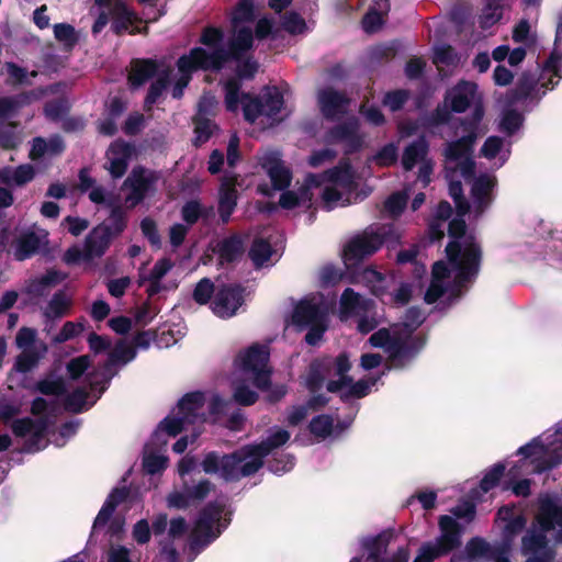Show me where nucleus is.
<instances>
[{"label":"nucleus","instance_id":"obj_1","mask_svg":"<svg viewBox=\"0 0 562 562\" xmlns=\"http://www.w3.org/2000/svg\"><path fill=\"white\" fill-rule=\"evenodd\" d=\"M254 49V34L249 26L239 27L227 41L226 48L205 49L210 72L222 71L226 64L235 61L234 76L224 82L225 106L228 112H236L239 105V91L244 80L255 79L259 70V61L248 54Z\"/></svg>","mask_w":562,"mask_h":562},{"label":"nucleus","instance_id":"obj_2","mask_svg":"<svg viewBox=\"0 0 562 562\" xmlns=\"http://www.w3.org/2000/svg\"><path fill=\"white\" fill-rule=\"evenodd\" d=\"M467 223L463 217H454L448 224L450 240L445 252L451 269L456 271L454 282L459 286L472 283L477 278L483 259L480 243L473 236L468 237L463 245L460 241L465 236Z\"/></svg>","mask_w":562,"mask_h":562},{"label":"nucleus","instance_id":"obj_3","mask_svg":"<svg viewBox=\"0 0 562 562\" xmlns=\"http://www.w3.org/2000/svg\"><path fill=\"white\" fill-rule=\"evenodd\" d=\"M394 248L401 244V234L394 224H372L350 237L344 245L341 258L347 270L358 268L375 255L383 245Z\"/></svg>","mask_w":562,"mask_h":562},{"label":"nucleus","instance_id":"obj_4","mask_svg":"<svg viewBox=\"0 0 562 562\" xmlns=\"http://www.w3.org/2000/svg\"><path fill=\"white\" fill-rule=\"evenodd\" d=\"M369 342L374 348H384L389 353L392 366L396 369H403L424 349L427 337L424 334H417L416 338H412V344H407V339L393 324L391 329L383 327L374 331L370 336Z\"/></svg>","mask_w":562,"mask_h":562},{"label":"nucleus","instance_id":"obj_5","mask_svg":"<svg viewBox=\"0 0 562 562\" xmlns=\"http://www.w3.org/2000/svg\"><path fill=\"white\" fill-rule=\"evenodd\" d=\"M350 369L351 362L346 351L340 352L335 358L331 356L315 358L308 366L306 387L311 393H317L324 385L325 376L334 371L338 379L329 380L326 389L329 393H337L351 383V375L348 374Z\"/></svg>","mask_w":562,"mask_h":562},{"label":"nucleus","instance_id":"obj_6","mask_svg":"<svg viewBox=\"0 0 562 562\" xmlns=\"http://www.w3.org/2000/svg\"><path fill=\"white\" fill-rule=\"evenodd\" d=\"M224 505L214 501L209 502L198 515L189 536V550L194 555L200 554L213 543L227 527L222 521Z\"/></svg>","mask_w":562,"mask_h":562},{"label":"nucleus","instance_id":"obj_7","mask_svg":"<svg viewBox=\"0 0 562 562\" xmlns=\"http://www.w3.org/2000/svg\"><path fill=\"white\" fill-rule=\"evenodd\" d=\"M246 461L241 447L222 456L217 451H210L204 454L201 468L205 474H220L225 482H238L252 475L245 473Z\"/></svg>","mask_w":562,"mask_h":562},{"label":"nucleus","instance_id":"obj_8","mask_svg":"<svg viewBox=\"0 0 562 562\" xmlns=\"http://www.w3.org/2000/svg\"><path fill=\"white\" fill-rule=\"evenodd\" d=\"M290 432L286 429L278 428L271 432L265 440L258 443H248L243 446L247 461L245 462V473L256 474L265 464V458L274 449L284 446L290 440Z\"/></svg>","mask_w":562,"mask_h":562},{"label":"nucleus","instance_id":"obj_9","mask_svg":"<svg viewBox=\"0 0 562 562\" xmlns=\"http://www.w3.org/2000/svg\"><path fill=\"white\" fill-rule=\"evenodd\" d=\"M177 69L180 77L176 81L171 94L173 99H181L184 88L188 87L192 79V75L199 70L210 71V67L205 56V48L196 46L189 50L188 54L181 55L177 63Z\"/></svg>","mask_w":562,"mask_h":562},{"label":"nucleus","instance_id":"obj_10","mask_svg":"<svg viewBox=\"0 0 562 562\" xmlns=\"http://www.w3.org/2000/svg\"><path fill=\"white\" fill-rule=\"evenodd\" d=\"M246 288L240 283H224L216 288L211 302L213 313L221 318H231L245 302Z\"/></svg>","mask_w":562,"mask_h":562},{"label":"nucleus","instance_id":"obj_11","mask_svg":"<svg viewBox=\"0 0 562 562\" xmlns=\"http://www.w3.org/2000/svg\"><path fill=\"white\" fill-rule=\"evenodd\" d=\"M317 102L322 115L327 121H334L347 113L350 99L345 92L327 87L318 92Z\"/></svg>","mask_w":562,"mask_h":562},{"label":"nucleus","instance_id":"obj_12","mask_svg":"<svg viewBox=\"0 0 562 562\" xmlns=\"http://www.w3.org/2000/svg\"><path fill=\"white\" fill-rule=\"evenodd\" d=\"M359 124L356 119H350L339 123L327 133L328 142L345 143V154L350 155L357 153L362 147V137L358 133Z\"/></svg>","mask_w":562,"mask_h":562},{"label":"nucleus","instance_id":"obj_13","mask_svg":"<svg viewBox=\"0 0 562 562\" xmlns=\"http://www.w3.org/2000/svg\"><path fill=\"white\" fill-rule=\"evenodd\" d=\"M477 85L472 81L461 80L447 90L445 100L454 113H464L472 103L477 102Z\"/></svg>","mask_w":562,"mask_h":562},{"label":"nucleus","instance_id":"obj_14","mask_svg":"<svg viewBox=\"0 0 562 562\" xmlns=\"http://www.w3.org/2000/svg\"><path fill=\"white\" fill-rule=\"evenodd\" d=\"M497 186L495 176L481 173L476 177L471 187V198L476 214H483L494 201V189Z\"/></svg>","mask_w":562,"mask_h":562},{"label":"nucleus","instance_id":"obj_15","mask_svg":"<svg viewBox=\"0 0 562 562\" xmlns=\"http://www.w3.org/2000/svg\"><path fill=\"white\" fill-rule=\"evenodd\" d=\"M323 321H327V313L313 299H302L293 308L292 323L301 329Z\"/></svg>","mask_w":562,"mask_h":562},{"label":"nucleus","instance_id":"obj_16","mask_svg":"<svg viewBox=\"0 0 562 562\" xmlns=\"http://www.w3.org/2000/svg\"><path fill=\"white\" fill-rule=\"evenodd\" d=\"M237 176H225L218 190V215L223 224H227L237 206L238 191L236 189Z\"/></svg>","mask_w":562,"mask_h":562},{"label":"nucleus","instance_id":"obj_17","mask_svg":"<svg viewBox=\"0 0 562 562\" xmlns=\"http://www.w3.org/2000/svg\"><path fill=\"white\" fill-rule=\"evenodd\" d=\"M153 179L146 176V170L142 166L134 167L131 173L123 182V189H130L126 201L132 205H137L144 201L150 187Z\"/></svg>","mask_w":562,"mask_h":562},{"label":"nucleus","instance_id":"obj_18","mask_svg":"<svg viewBox=\"0 0 562 562\" xmlns=\"http://www.w3.org/2000/svg\"><path fill=\"white\" fill-rule=\"evenodd\" d=\"M127 76L132 88H139L155 76H159L160 63L154 58H133Z\"/></svg>","mask_w":562,"mask_h":562},{"label":"nucleus","instance_id":"obj_19","mask_svg":"<svg viewBox=\"0 0 562 562\" xmlns=\"http://www.w3.org/2000/svg\"><path fill=\"white\" fill-rule=\"evenodd\" d=\"M111 30L115 35L121 36L125 32H130V34L134 35L140 32L138 27L131 29L133 23L138 19L135 12L132 11L123 0L114 1V4L111 9Z\"/></svg>","mask_w":562,"mask_h":562},{"label":"nucleus","instance_id":"obj_20","mask_svg":"<svg viewBox=\"0 0 562 562\" xmlns=\"http://www.w3.org/2000/svg\"><path fill=\"white\" fill-rule=\"evenodd\" d=\"M205 403L203 392L195 391L184 394L178 402V415L187 420L188 425L196 422L204 423V414L201 413Z\"/></svg>","mask_w":562,"mask_h":562},{"label":"nucleus","instance_id":"obj_21","mask_svg":"<svg viewBox=\"0 0 562 562\" xmlns=\"http://www.w3.org/2000/svg\"><path fill=\"white\" fill-rule=\"evenodd\" d=\"M113 238L105 225H97L85 239V260L101 258L109 249Z\"/></svg>","mask_w":562,"mask_h":562},{"label":"nucleus","instance_id":"obj_22","mask_svg":"<svg viewBox=\"0 0 562 562\" xmlns=\"http://www.w3.org/2000/svg\"><path fill=\"white\" fill-rule=\"evenodd\" d=\"M261 165L267 171L274 190L282 191L289 188L292 181V171L284 166L277 155L266 156Z\"/></svg>","mask_w":562,"mask_h":562},{"label":"nucleus","instance_id":"obj_23","mask_svg":"<svg viewBox=\"0 0 562 562\" xmlns=\"http://www.w3.org/2000/svg\"><path fill=\"white\" fill-rule=\"evenodd\" d=\"M439 527L441 536L438 538V543L442 546L443 552H451L461 546V531L460 524L451 516L442 515L439 517Z\"/></svg>","mask_w":562,"mask_h":562},{"label":"nucleus","instance_id":"obj_24","mask_svg":"<svg viewBox=\"0 0 562 562\" xmlns=\"http://www.w3.org/2000/svg\"><path fill=\"white\" fill-rule=\"evenodd\" d=\"M429 154V142L425 135L418 136L403 150L401 164L405 171H411L417 164H420Z\"/></svg>","mask_w":562,"mask_h":562},{"label":"nucleus","instance_id":"obj_25","mask_svg":"<svg viewBox=\"0 0 562 562\" xmlns=\"http://www.w3.org/2000/svg\"><path fill=\"white\" fill-rule=\"evenodd\" d=\"M132 150V146L125 142H115L110 146L109 153L112 157H110L109 171L113 179L122 178L125 175Z\"/></svg>","mask_w":562,"mask_h":562},{"label":"nucleus","instance_id":"obj_26","mask_svg":"<svg viewBox=\"0 0 562 562\" xmlns=\"http://www.w3.org/2000/svg\"><path fill=\"white\" fill-rule=\"evenodd\" d=\"M11 247L13 248L14 259L18 261H24L38 252L41 238L35 232L27 231L21 233L12 241Z\"/></svg>","mask_w":562,"mask_h":562},{"label":"nucleus","instance_id":"obj_27","mask_svg":"<svg viewBox=\"0 0 562 562\" xmlns=\"http://www.w3.org/2000/svg\"><path fill=\"white\" fill-rule=\"evenodd\" d=\"M245 252L244 239L239 234L225 237L217 244V255L221 265L238 261Z\"/></svg>","mask_w":562,"mask_h":562},{"label":"nucleus","instance_id":"obj_28","mask_svg":"<svg viewBox=\"0 0 562 562\" xmlns=\"http://www.w3.org/2000/svg\"><path fill=\"white\" fill-rule=\"evenodd\" d=\"M538 78L530 71H525L518 78L515 87L507 92V102L510 105L517 104L531 98L538 86Z\"/></svg>","mask_w":562,"mask_h":562},{"label":"nucleus","instance_id":"obj_29","mask_svg":"<svg viewBox=\"0 0 562 562\" xmlns=\"http://www.w3.org/2000/svg\"><path fill=\"white\" fill-rule=\"evenodd\" d=\"M269 350L267 347L255 344L244 353L239 355L240 368L244 372H251L266 368L269 362Z\"/></svg>","mask_w":562,"mask_h":562},{"label":"nucleus","instance_id":"obj_30","mask_svg":"<svg viewBox=\"0 0 562 562\" xmlns=\"http://www.w3.org/2000/svg\"><path fill=\"white\" fill-rule=\"evenodd\" d=\"M187 420L183 419L180 415L177 416H167L165 417L158 425L157 429L154 431L151 436L153 443H167V436L177 437L184 429V425H187Z\"/></svg>","mask_w":562,"mask_h":562},{"label":"nucleus","instance_id":"obj_31","mask_svg":"<svg viewBox=\"0 0 562 562\" xmlns=\"http://www.w3.org/2000/svg\"><path fill=\"white\" fill-rule=\"evenodd\" d=\"M37 98L38 94L33 90L0 98V120L11 116L19 109L31 104Z\"/></svg>","mask_w":562,"mask_h":562},{"label":"nucleus","instance_id":"obj_32","mask_svg":"<svg viewBox=\"0 0 562 562\" xmlns=\"http://www.w3.org/2000/svg\"><path fill=\"white\" fill-rule=\"evenodd\" d=\"M425 322V316L418 306H411L406 310L404 321L395 324L398 331L407 339V344H412V338H416L414 333Z\"/></svg>","mask_w":562,"mask_h":562},{"label":"nucleus","instance_id":"obj_33","mask_svg":"<svg viewBox=\"0 0 562 562\" xmlns=\"http://www.w3.org/2000/svg\"><path fill=\"white\" fill-rule=\"evenodd\" d=\"M452 113L454 112L443 99L442 103H438L430 113H427L419 119V125L425 130H431L434 127L448 124L451 121Z\"/></svg>","mask_w":562,"mask_h":562},{"label":"nucleus","instance_id":"obj_34","mask_svg":"<svg viewBox=\"0 0 562 562\" xmlns=\"http://www.w3.org/2000/svg\"><path fill=\"white\" fill-rule=\"evenodd\" d=\"M170 75L171 69L167 67L161 70L159 76L155 81H153L148 88L147 94L144 100V109L145 111H150L153 106L158 102V100L164 94L165 90L168 88L170 83Z\"/></svg>","mask_w":562,"mask_h":562},{"label":"nucleus","instance_id":"obj_35","mask_svg":"<svg viewBox=\"0 0 562 562\" xmlns=\"http://www.w3.org/2000/svg\"><path fill=\"white\" fill-rule=\"evenodd\" d=\"M474 144L472 136H461L456 140L447 143L443 151L445 157L450 161H459L472 155Z\"/></svg>","mask_w":562,"mask_h":562},{"label":"nucleus","instance_id":"obj_36","mask_svg":"<svg viewBox=\"0 0 562 562\" xmlns=\"http://www.w3.org/2000/svg\"><path fill=\"white\" fill-rule=\"evenodd\" d=\"M378 5L380 9L375 5L370 7L361 20L362 29L368 34H373L382 27L384 24V15H386L390 9L387 1L383 2V9L380 3H378Z\"/></svg>","mask_w":562,"mask_h":562},{"label":"nucleus","instance_id":"obj_37","mask_svg":"<svg viewBox=\"0 0 562 562\" xmlns=\"http://www.w3.org/2000/svg\"><path fill=\"white\" fill-rule=\"evenodd\" d=\"M239 103L243 104L244 119L248 123L252 124L259 116L265 115L263 101L258 95L239 91Z\"/></svg>","mask_w":562,"mask_h":562},{"label":"nucleus","instance_id":"obj_38","mask_svg":"<svg viewBox=\"0 0 562 562\" xmlns=\"http://www.w3.org/2000/svg\"><path fill=\"white\" fill-rule=\"evenodd\" d=\"M136 357V349L127 345L124 340L116 342L113 350L109 353L108 360L104 363V370L110 371L112 367L121 363L126 364Z\"/></svg>","mask_w":562,"mask_h":562},{"label":"nucleus","instance_id":"obj_39","mask_svg":"<svg viewBox=\"0 0 562 562\" xmlns=\"http://www.w3.org/2000/svg\"><path fill=\"white\" fill-rule=\"evenodd\" d=\"M484 105L481 100L475 102L471 116L459 119V124L465 133L463 136H472L473 143L479 136V126L484 117Z\"/></svg>","mask_w":562,"mask_h":562},{"label":"nucleus","instance_id":"obj_40","mask_svg":"<svg viewBox=\"0 0 562 562\" xmlns=\"http://www.w3.org/2000/svg\"><path fill=\"white\" fill-rule=\"evenodd\" d=\"M539 524L544 531L554 529L555 525L562 527V506L548 502L541 506Z\"/></svg>","mask_w":562,"mask_h":562},{"label":"nucleus","instance_id":"obj_41","mask_svg":"<svg viewBox=\"0 0 562 562\" xmlns=\"http://www.w3.org/2000/svg\"><path fill=\"white\" fill-rule=\"evenodd\" d=\"M207 105L204 101H200L198 105V114L193 119L194 132L198 134L196 139L204 143L207 142L212 134L213 122L206 117Z\"/></svg>","mask_w":562,"mask_h":562},{"label":"nucleus","instance_id":"obj_42","mask_svg":"<svg viewBox=\"0 0 562 562\" xmlns=\"http://www.w3.org/2000/svg\"><path fill=\"white\" fill-rule=\"evenodd\" d=\"M71 302L67 299L66 293L59 290L53 294L44 311V315L49 319L61 318L67 314Z\"/></svg>","mask_w":562,"mask_h":562},{"label":"nucleus","instance_id":"obj_43","mask_svg":"<svg viewBox=\"0 0 562 562\" xmlns=\"http://www.w3.org/2000/svg\"><path fill=\"white\" fill-rule=\"evenodd\" d=\"M272 252V246L267 239L255 238L249 248L248 257L256 268H260L270 260Z\"/></svg>","mask_w":562,"mask_h":562},{"label":"nucleus","instance_id":"obj_44","mask_svg":"<svg viewBox=\"0 0 562 562\" xmlns=\"http://www.w3.org/2000/svg\"><path fill=\"white\" fill-rule=\"evenodd\" d=\"M375 383V380L368 382L363 379L353 381L351 376V383L347 384L341 391L337 392L342 403H348L351 398H363L370 393L371 385Z\"/></svg>","mask_w":562,"mask_h":562},{"label":"nucleus","instance_id":"obj_45","mask_svg":"<svg viewBox=\"0 0 562 562\" xmlns=\"http://www.w3.org/2000/svg\"><path fill=\"white\" fill-rule=\"evenodd\" d=\"M361 280L371 289V293L376 297L386 292L384 286L385 276L373 267H366L360 273Z\"/></svg>","mask_w":562,"mask_h":562},{"label":"nucleus","instance_id":"obj_46","mask_svg":"<svg viewBox=\"0 0 562 562\" xmlns=\"http://www.w3.org/2000/svg\"><path fill=\"white\" fill-rule=\"evenodd\" d=\"M310 432L319 439H326L334 434V418L328 414L314 416L308 424Z\"/></svg>","mask_w":562,"mask_h":562},{"label":"nucleus","instance_id":"obj_47","mask_svg":"<svg viewBox=\"0 0 562 562\" xmlns=\"http://www.w3.org/2000/svg\"><path fill=\"white\" fill-rule=\"evenodd\" d=\"M100 225H105L109 228L110 236L114 239L120 236L127 226V217L125 211L120 205L112 207L110 216Z\"/></svg>","mask_w":562,"mask_h":562},{"label":"nucleus","instance_id":"obj_48","mask_svg":"<svg viewBox=\"0 0 562 562\" xmlns=\"http://www.w3.org/2000/svg\"><path fill=\"white\" fill-rule=\"evenodd\" d=\"M394 538V530L391 528L382 530L374 537L363 539L362 547L367 551H373L384 554L392 539Z\"/></svg>","mask_w":562,"mask_h":562},{"label":"nucleus","instance_id":"obj_49","mask_svg":"<svg viewBox=\"0 0 562 562\" xmlns=\"http://www.w3.org/2000/svg\"><path fill=\"white\" fill-rule=\"evenodd\" d=\"M265 115L268 117H274L278 115L284 104L282 93L277 88H267L262 97Z\"/></svg>","mask_w":562,"mask_h":562},{"label":"nucleus","instance_id":"obj_50","mask_svg":"<svg viewBox=\"0 0 562 562\" xmlns=\"http://www.w3.org/2000/svg\"><path fill=\"white\" fill-rule=\"evenodd\" d=\"M324 176L328 182L346 186L352 181V167L348 160H344L337 166L327 169Z\"/></svg>","mask_w":562,"mask_h":562},{"label":"nucleus","instance_id":"obj_51","mask_svg":"<svg viewBox=\"0 0 562 562\" xmlns=\"http://www.w3.org/2000/svg\"><path fill=\"white\" fill-rule=\"evenodd\" d=\"M89 393L85 387H77L71 393L67 394L64 398L65 411L72 414H80L83 412Z\"/></svg>","mask_w":562,"mask_h":562},{"label":"nucleus","instance_id":"obj_52","mask_svg":"<svg viewBox=\"0 0 562 562\" xmlns=\"http://www.w3.org/2000/svg\"><path fill=\"white\" fill-rule=\"evenodd\" d=\"M216 288L210 278H202L194 286L192 299L199 305H205L214 299Z\"/></svg>","mask_w":562,"mask_h":562},{"label":"nucleus","instance_id":"obj_53","mask_svg":"<svg viewBox=\"0 0 562 562\" xmlns=\"http://www.w3.org/2000/svg\"><path fill=\"white\" fill-rule=\"evenodd\" d=\"M224 36V31L221 27L209 25L202 30L199 43L211 48V50L225 48L222 45Z\"/></svg>","mask_w":562,"mask_h":562},{"label":"nucleus","instance_id":"obj_54","mask_svg":"<svg viewBox=\"0 0 562 562\" xmlns=\"http://www.w3.org/2000/svg\"><path fill=\"white\" fill-rule=\"evenodd\" d=\"M301 201H307L311 204L312 193L310 192V189L302 188L300 190V195L290 190L282 192L279 199V205L284 210H293L301 204Z\"/></svg>","mask_w":562,"mask_h":562},{"label":"nucleus","instance_id":"obj_55","mask_svg":"<svg viewBox=\"0 0 562 562\" xmlns=\"http://www.w3.org/2000/svg\"><path fill=\"white\" fill-rule=\"evenodd\" d=\"M256 19L255 4L252 0H239L234 9L232 23L236 26L239 23L254 22Z\"/></svg>","mask_w":562,"mask_h":562},{"label":"nucleus","instance_id":"obj_56","mask_svg":"<svg viewBox=\"0 0 562 562\" xmlns=\"http://www.w3.org/2000/svg\"><path fill=\"white\" fill-rule=\"evenodd\" d=\"M35 391L46 396H61L66 394L67 386L63 378L43 379L36 382Z\"/></svg>","mask_w":562,"mask_h":562},{"label":"nucleus","instance_id":"obj_57","mask_svg":"<svg viewBox=\"0 0 562 562\" xmlns=\"http://www.w3.org/2000/svg\"><path fill=\"white\" fill-rule=\"evenodd\" d=\"M361 296L351 288H346L339 301V311L344 316H350L360 307Z\"/></svg>","mask_w":562,"mask_h":562},{"label":"nucleus","instance_id":"obj_58","mask_svg":"<svg viewBox=\"0 0 562 562\" xmlns=\"http://www.w3.org/2000/svg\"><path fill=\"white\" fill-rule=\"evenodd\" d=\"M505 464L502 462L495 463L480 481V488L484 493H488L495 488L505 473Z\"/></svg>","mask_w":562,"mask_h":562},{"label":"nucleus","instance_id":"obj_59","mask_svg":"<svg viewBox=\"0 0 562 562\" xmlns=\"http://www.w3.org/2000/svg\"><path fill=\"white\" fill-rule=\"evenodd\" d=\"M532 463L535 465V472L540 474L560 465L562 463V453L558 450H553L546 456L535 458Z\"/></svg>","mask_w":562,"mask_h":562},{"label":"nucleus","instance_id":"obj_60","mask_svg":"<svg viewBox=\"0 0 562 562\" xmlns=\"http://www.w3.org/2000/svg\"><path fill=\"white\" fill-rule=\"evenodd\" d=\"M281 25L292 35L302 34L306 30L305 20L295 11L286 12L282 16Z\"/></svg>","mask_w":562,"mask_h":562},{"label":"nucleus","instance_id":"obj_61","mask_svg":"<svg viewBox=\"0 0 562 562\" xmlns=\"http://www.w3.org/2000/svg\"><path fill=\"white\" fill-rule=\"evenodd\" d=\"M524 116L517 110H506L501 120V128L508 136L514 135L522 125Z\"/></svg>","mask_w":562,"mask_h":562},{"label":"nucleus","instance_id":"obj_62","mask_svg":"<svg viewBox=\"0 0 562 562\" xmlns=\"http://www.w3.org/2000/svg\"><path fill=\"white\" fill-rule=\"evenodd\" d=\"M344 271L335 265H325L319 271V281L323 288L334 286L344 278Z\"/></svg>","mask_w":562,"mask_h":562},{"label":"nucleus","instance_id":"obj_63","mask_svg":"<svg viewBox=\"0 0 562 562\" xmlns=\"http://www.w3.org/2000/svg\"><path fill=\"white\" fill-rule=\"evenodd\" d=\"M140 231L154 248L159 249L161 247V237L157 223L151 217L147 216L140 221Z\"/></svg>","mask_w":562,"mask_h":562},{"label":"nucleus","instance_id":"obj_64","mask_svg":"<svg viewBox=\"0 0 562 562\" xmlns=\"http://www.w3.org/2000/svg\"><path fill=\"white\" fill-rule=\"evenodd\" d=\"M449 552L442 551V546L437 542L432 544L430 542L424 543L418 551V554L414 559V562H434L439 557L446 555Z\"/></svg>","mask_w":562,"mask_h":562}]
</instances>
